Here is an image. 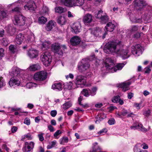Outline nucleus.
Here are the masks:
<instances>
[{"label":"nucleus","mask_w":152,"mask_h":152,"mask_svg":"<svg viewBox=\"0 0 152 152\" xmlns=\"http://www.w3.org/2000/svg\"><path fill=\"white\" fill-rule=\"evenodd\" d=\"M142 16V18H137V15H134L132 13H129L128 14L130 20L134 23H139L144 22L146 23L150 22V19L152 16V11H146L143 12Z\"/></svg>","instance_id":"obj_1"},{"label":"nucleus","mask_w":152,"mask_h":152,"mask_svg":"<svg viewBox=\"0 0 152 152\" xmlns=\"http://www.w3.org/2000/svg\"><path fill=\"white\" fill-rule=\"evenodd\" d=\"M105 67L109 72L114 73L121 70L125 65L123 63H119L114 66V60L111 58H107L104 62Z\"/></svg>","instance_id":"obj_2"},{"label":"nucleus","mask_w":152,"mask_h":152,"mask_svg":"<svg viewBox=\"0 0 152 152\" xmlns=\"http://www.w3.org/2000/svg\"><path fill=\"white\" fill-rule=\"evenodd\" d=\"M24 2H27V4L24 6V8L26 10H29L31 12H32L36 8V6L33 0H19L10 4L9 6H11L12 5H14L18 7L20 4Z\"/></svg>","instance_id":"obj_3"},{"label":"nucleus","mask_w":152,"mask_h":152,"mask_svg":"<svg viewBox=\"0 0 152 152\" xmlns=\"http://www.w3.org/2000/svg\"><path fill=\"white\" fill-rule=\"evenodd\" d=\"M121 42L118 43L116 42H108L106 44L104 48V52L107 53H115L117 54V51L118 50V47H120Z\"/></svg>","instance_id":"obj_4"},{"label":"nucleus","mask_w":152,"mask_h":152,"mask_svg":"<svg viewBox=\"0 0 152 152\" xmlns=\"http://www.w3.org/2000/svg\"><path fill=\"white\" fill-rule=\"evenodd\" d=\"M61 5L71 7L76 6H81L84 3V0H58Z\"/></svg>","instance_id":"obj_5"},{"label":"nucleus","mask_w":152,"mask_h":152,"mask_svg":"<svg viewBox=\"0 0 152 152\" xmlns=\"http://www.w3.org/2000/svg\"><path fill=\"white\" fill-rule=\"evenodd\" d=\"M94 55H93L89 58L83 59L81 62V64L79 65L78 66L79 71L82 72L88 69L90 66V61L92 60H94Z\"/></svg>","instance_id":"obj_6"},{"label":"nucleus","mask_w":152,"mask_h":152,"mask_svg":"<svg viewBox=\"0 0 152 152\" xmlns=\"http://www.w3.org/2000/svg\"><path fill=\"white\" fill-rule=\"evenodd\" d=\"M52 57L50 53L46 51L43 53L40 56V60L45 66H48L52 61Z\"/></svg>","instance_id":"obj_7"},{"label":"nucleus","mask_w":152,"mask_h":152,"mask_svg":"<svg viewBox=\"0 0 152 152\" xmlns=\"http://www.w3.org/2000/svg\"><path fill=\"white\" fill-rule=\"evenodd\" d=\"M26 20L27 18L21 15H16L14 17L13 23L15 25L18 26H23L25 23H27Z\"/></svg>","instance_id":"obj_8"},{"label":"nucleus","mask_w":152,"mask_h":152,"mask_svg":"<svg viewBox=\"0 0 152 152\" xmlns=\"http://www.w3.org/2000/svg\"><path fill=\"white\" fill-rule=\"evenodd\" d=\"M86 77L81 75L77 76L75 82L77 87H83L86 83Z\"/></svg>","instance_id":"obj_9"},{"label":"nucleus","mask_w":152,"mask_h":152,"mask_svg":"<svg viewBox=\"0 0 152 152\" xmlns=\"http://www.w3.org/2000/svg\"><path fill=\"white\" fill-rule=\"evenodd\" d=\"M95 16L96 18L99 19L100 22L103 23H105L109 20V17L107 14L103 12L101 10L99 11L98 13L95 15Z\"/></svg>","instance_id":"obj_10"},{"label":"nucleus","mask_w":152,"mask_h":152,"mask_svg":"<svg viewBox=\"0 0 152 152\" xmlns=\"http://www.w3.org/2000/svg\"><path fill=\"white\" fill-rule=\"evenodd\" d=\"M117 54L119 55L123 59H127L130 56L129 48L122 49L120 48L117 51Z\"/></svg>","instance_id":"obj_11"},{"label":"nucleus","mask_w":152,"mask_h":152,"mask_svg":"<svg viewBox=\"0 0 152 152\" xmlns=\"http://www.w3.org/2000/svg\"><path fill=\"white\" fill-rule=\"evenodd\" d=\"M47 73L44 71H41L35 73L34 76V79L36 80L42 81L47 78Z\"/></svg>","instance_id":"obj_12"},{"label":"nucleus","mask_w":152,"mask_h":152,"mask_svg":"<svg viewBox=\"0 0 152 152\" xmlns=\"http://www.w3.org/2000/svg\"><path fill=\"white\" fill-rule=\"evenodd\" d=\"M132 53L136 56L141 54L142 53V48L139 45H133L132 46Z\"/></svg>","instance_id":"obj_13"},{"label":"nucleus","mask_w":152,"mask_h":152,"mask_svg":"<svg viewBox=\"0 0 152 152\" xmlns=\"http://www.w3.org/2000/svg\"><path fill=\"white\" fill-rule=\"evenodd\" d=\"M91 33L95 36L97 37H102L103 39L105 38V36L107 34V33L105 32L103 35V32L101 28L99 27L94 28L91 31Z\"/></svg>","instance_id":"obj_14"},{"label":"nucleus","mask_w":152,"mask_h":152,"mask_svg":"<svg viewBox=\"0 0 152 152\" xmlns=\"http://www.w3.org/2000/svg\"><path fill=\"white\" fill-rule=\"evenodd\" d=\"M34 143L33 142H25L24 143L23 151V152H31L34 146Z\"/></svg>","instance_id":"obj_15"},{"label":"nucleus","mask_w":152,"mask_h":152,"mask_svg":"<svg viewBox=\"0 0 152 152\" xmlns=\"http://www.w3.org/2000/svg\"><path fill=\"white\" fill-rule=\"evenodd\" d=\"M9 84L10 87L15 88L20 85V82L18 77H13L10 79Z\"/></svg>","instance_id":"obj_16"},{"label":"nucleus","mask_w":152,"mask_h":152,"mask_svg":"<svg viewBox=\"0 0 152 152\" xmlns=\"http://www.w3.org/2000/svg\"><path fill=\"white\" fill-rule=\"evenodd\" d=\"M40 42V47L42 50L48 49L51 46V43L48 40H41Z\"/></svg>","instance_id":"obj_17"},{"label":"nucleus","mask_w":152,"mask_h":152,"mask_svg":"<svg viewBox=\"0 0 152 152\" xmlns=\"http://www.w3.org/2000/svg\"><path fill=\"white\" fill-rule=\"evenodd\" d=\"M133 4L135 7L139 8H141L147 5V3L144 0H134Z\"/></svg>","instance_id":"obj_18"},{"label":"nucleus","mask_w":152,"mask_h":152,"mask_svg":"<svg viewBox=\"0 0 152 152\" xmlns=\"http://www.w3.org/2000/svg\"><path fill=\"white\" fill-rule=\"evenodd\" d=\"M51 46L52 50L55 53H56L60 56H62L63 54V52L61 50L59 52L61 46L58 43H55L52 45Z\"/></svg>","instance_id":"obj_19"},{"label":"nucleus","mask_w":152,"mask_h":152,"mask_svg":"<svg viewBox=\"0 0 152 152\" xmlns=\"http://www.w3.org/2000/svg\"><path fill=\"white\" fill-rule=\"evenodd\" d=\"M93 16L92 15L89 13H87L86 14L83 18V21L84 24L86 25H88L92 21Z\"/></svg>","instance_id":"obj_20"},{"label":"nucleus","mask_w":152,"mask_h":152,"mask_svg":"<svg viewBox=\"0 0 152 152\" xmlns=\"http://www.w3.org/2000/svg\"><path fill=\"white\" fill-rule=\"evenodd\" d=\"M38 54L37 50L33 48L30 49L27 53L28 56L31 58H36L38 55Z\"/></svg>","instance_id":"obj_21"},{"label":"nucleus","mask_w":152,"mask_h":152,"mask_svg":"<svg viewBox=\"0 0 152 152\" xmlns=\"http://www.w3.org/2000/svg\"><path fill=\"white\" fill-rule=\"evenodd\" d=\"M131 83L130 82H124L120 84L118 86L123 91L125 92L129 89V86Z\"/></svg>","instance_id":"obj_22"},{"label":"nucleus","mask_w":152,"mask_h":152,"mask_svg":"<svg viewBox=\"0 0 152 152\" xmlns=\"http://www.w3.org/2000/svg\"><path fill=\"white\" fill-rule=\"evenodd\" d=\"M10 73L13 74V75H12V76H13V77H19L20 75V69L16 66L12 67V70Z\"/></svg>","instance_id":"obj_23"},{"label":"nucleus","mask_w":152,"mask_h":152,"mask_svg":"<svg viewBox=\"0 0 152 152\" xmlns=\"http://www.w3.org/2000/svg\"><path fill=\"white\" fill-rule=\"evenodd\" d=\"M81 28V24L78 22L74 23L72 27L74 32L76 34H77L80 32Z\"/></svg>","instance_id":"obj_24"},{"label":"nucleus","mask_w":152,"mask_h":152,"mask_svg":"<svg viewBox=\"0 0 152 152\" xmlns=\"http://www.w3.org/2000/svg\"><path fill=\"white\" fill-rule=\"evenodd\" d=\"M81 41L80 38L77 36L73 37L70 39V41L71 44L74 46H75L79 44Z\"/></svg>","instance_id":"obj_25"},{"label":"nucleus","mask_w":152,"mask_h":152,"mask_svg":"<svg viewBox=\"0 0 152 152\" xmlns=\"http://www.w3.org/2000/svg\"><path fill=\"white\" fill-rule=\"evenodd\" d=\"M66 22V20L65 17L62 15L58 16L57 18V22L58 24L62 26L65 24Z\"/></svg>","instance_id":"obj_26"},{"label":"nucleus","mask_w":152,"mask_h":152,"mask_svg":"<svg viewBox=\"0 0 152 152\" xmlns=\"http://www.w3.org/2000/svg\"><path fill=\"white\" fill-rule=\"evenodd\" d=\"M115 25L112 22H109L105 27L107 31H113L114 29Z\"/></svg>","instance_id":"obj_27"},{"label":"nucleus","mask_w":152,"mask_h":152,"mask_svg":"<svg viewBox=\"0 0 152 152\" xmlns=\"http://www.w3.org/2000/svg\"><path fill=\"white\" fill-rule=\"evenodd\" d=\"M62 84L59 82H57L54 83L52 86V88L56 91H59L62 90Z\"/></svg>","instance_id":"obj_28"},{"label":"nucleus","mask_w":152,"mask_h":152,"mask_svg":"<svg viewBox=\"0 0 152 152\" xmlns=\"http://www.w3.org/2000/svg\"><path fill=\"white\" fill-rule=\"evenodd\" d=\"M112 101L114 103H119L120 104H124L123 100L121 99L120 97L119 96H114L112 99Z\"/></svg>","instance_id":"obj_29"},{"label":"nucleus","mask_w":152,"mask_h":152,"mask_svg":"<svg viewBox=\"0 0 152 152\" xmlns=\"http://www.w3.org/2000/svg\"><path fill=\"white\" fill-rule=\"evenodd\" d=\"M24 36L23 34H19L18 35L15 39V42L16 43L19 45L21 44L23 39Z\"/></svg>","instance_id":"obj_30"},{"label":"nucleus","mask_w":152,"mask_h":152,"mask_svg":"<svg viewBox=\"0 0 152 152\" xmlns=\"http://www.w3.org/2000/svg\"><path fill=\"white\" fill-rule=\"evenodd\" d=\"M55 22L52 20L49 21L47 24L46 30L48 31L51 30L55 26Z\"/></svg>","instance_id":"obj_31"},{"label":"nucleus","mask_w":152,"mask_h":152,"mask_svg":"<svg viewBox=\"0 0 152 152\" xmlns=\"http://www.w3.org/2000/svg\"><path fill=\"white\" fill-rule=\"evenodd\" d=\"M106 117L105 115L103 113L99 114L96 117L95 123L96 124L99 123L100 122Z\"/></svg>","instance_id":"obj_32"},{"label":"nucleus","mask_w":152,"mask_h":152,"mask_svg":"<svg viewBox=\"0 0 152 152\" xmlns=\"http://www.w3.org/2000/svg\"><path fill=\"white\" fill-rule=\"evenodd\" d=\"M49 11V10L48 7L46 6H43L40 13L41 15H48Z\"/></svg>","instance_id":"obj_33"},{"label":"nucleus","mask_w":152,"mask_h":152,"mask_svg":"<svg viewBox=\"0 0 152 152\" xmlns=\"http://www.w3.org/2000/svg\"><path fill=\"white\" fill-rule=\"evenodd\" d=\"M16 31V29L14 27L10 26H8L7 29V31L8 34H9L10 36H12L15 34Z\"/></svg>","instance_id":"obj_34"},{"label":"nucleus","mask_w":152,"mask_h":152,"mask_svg":"<svg viewBox=\"0 0 152 152\" xmlns=\"http://www.w3.org/2000/svg\"><path fill=\"white\" fill-rule=\"evenodd\" d=\"M66 11L65 9L60 6H57L55 8V12L60 14L64 13Z\"/></svg>","instance_id":"obj_35"},{"label":"nucleus","mask_w":152,"mask_h":152,"mask_svg":"<svg viewBox=\"0 0 152 152\" xmlns=\"http://www.w3.org/2000/svg\"><path fill=\"white\" fill-rule=\"evenodd\" d=\"M129 113V112L127 110H124L120 113H118L116 114L117 117L120 118H122L123 116H126L127 115V114Z\"/></svg>","instance_id":"obj_36"},{"label":"nucleus","mask_w":152,"mask_h":152,"mask_svg":"<svg viewBox=\"0 0 152 152\" xmlns=\"http://www.w3.org/2000/svg\"><path fill=\"white\" fill-rule=\"evenodd\" d=\"M81 106L79 107H76L74 110L78 112H82L84 111L83 108L86 109L89 107V105H81Z\"/></svg>","instance_id":"obj_37"},{"label":"nucleus","mask_w":152,"mask_h":152,"mask_svg":"<svg viewBox=\"0 0 152 152\" xmlns=\"http://www.w3.org/2000/svg\"><path fill=\"white\" fill-rule=\"evenodd\" d=\"M47 20V19L43 16L39 17L38 19V22L39 24H44Z\"/></svg>","instance_id":"obj_38"},{"label":"nucleus","mask_w":152,"mask_h":152,"mask_svg":"<svg viewBox=\"0 0 152 152\" xmlns=\"http://www.w3.org/2000/svg\"><path fill=\"white\" fill-rule=\"evenodd\" d=\"M141 145L140 143L136 145L134 148V152H142V150L141 149Z\"/></svg>","instance_id":"obj_39"},{"label":"nucleus","mask_w":152,"mask_h":152,"mask_svg":"<svg viewBox=\"0 0 152 152\" xmlns=\"http://www.w3.org/2000/svg\"><path fill=\"white\" fill-rule=\"evenodd\" d=\"M39 68L38 65L32 64L28 68L29 69L30 71H34L37 70Z\"/></svg>","instance_id":"obj_40"},{"label":"nucleus","mask_w":152,"mask_h":152,"mask_svg":"<svg viewBox=\"0 0 152 152\" xmlns=\"http://www.w3.org/2000/svg\"><path fill=\"white\" fill-rule=\"evenodd\" d=\"M137 126L138 127V130L143 132H145L147 131V129L145 128L143 125L140 124L138 123L137 124Z\"/></svg>","instance_id":"obj_41"},{"label":"nucleus","mask_w":152,"mask_h":152,"mask_svg":"<svg viewBox=\"0 0 152 152\" xmlns=\"http://www.w3.org/2000/svg\"><path fill=\"white\" fill-rule=\"evenodd\" d=\"M37 84L34 83L29 82L26 85V87L28 88H30L33 87H36Z\"/></svg>","instance_id":"obj_42"},{"label":"nucleus","mask_w":152,"mask_h":152,"mask_svg":"<svg viewBox=\"0 0 152 152\" xmlns=\"http://www.w3.org/2000/svg\"><path fill=\"white\" fill-rule=\"evenodd\" d=\"M68 141V138L66 137H63L60 140V144L62 145H64L65 143H67Z\"/></svg>","instance_id":"obj_43"},{"label":"nucleus","mask_w":152,"mask_h":152,"mask_svg":"<svg viewBox=\"0 0 152 152\" xmlns=\"http://www.w3.org/2000/svg\"><path fill=\"white\" fill-rule=\"evenodd\" d=\"M89 89H84L81 91V93L86 97H88L89 96Z\"/></svg>","instance_id":"obj_44"},{"label":"nucleus","mask_w":152,"mask_h":152,"mask_svg":"<svg viewBox=\"0 0 152 152\" xmlns=\"http://www.w3.org/2000/svg\"><path fill=\"white\" fill-rule=\"evenodd\" d=\"M56 143V141H53L49 143V144L48 145L47 147L48 149H50L55 146Z\"/></svg>","instance_id":"obj_45"},{"label":"nucleus","mask_w":152,"mask_h":152,"mask_svg":"<svg viewBox=\"0 0 152 152\" xmlns=\"http://www.w3.org/2000/svg\"><path fill=\"white\" fill-rule=\"evenodd\" d=\"M97 90V88L96 87L93 88L91 90L89 89V91H90V94L92 96H94L96 94Z\"/></svg>","instance_id":"obj_46"},{"label":"nucleus","mask_w":152,"mask_h":152,"mask_svg":"<svg viewBox=\"0 0 152 152\" xmlns=\"http://www.w3.org/2000/svg\"><path fill=\"white\" fill-rule=\"evenodd\" d=\"M101 151L100 148L97 145L94 146L93 148L92 151L90 152H101Z\"/></svg>","instance_id":"obj_47"},{"label":"nucleus","mask_w":152,"mask_h":152,"mask_svg":"<svg viewBox=\"0 0 152 152\" xmlns=\"http://www.w3.org/2000/svg\"><path fill=\"white\" fill-rule=\"evenodd\" d=\"M9 49L10 52L13 53L17 51L15 46L13 45H11L9 46Z\"/></svg>","instance_id":"obj_48"},{"label":"nucleus","mask_w":152,"mask_h":152,"mask_svg":"<svg viewBox=\"0 0 152 152\" xmlns=\"http://www.w3.org/2000/svg\"><path fill=\"white\" fill-rule=\"evenodd\" d=\"M25 138H27L28 140H31L32 139L31 135L30 134H27L26 135H24L22 137L21 140H24Z\"/></svg>","instance_id":"obj_49"},{"label":"nucleus","mask_w":152,"mask_h":152,"mask_svg":"<svg viewBox=\"0 0 152 152\" xmlns=\"http://www.w3.org/2000/svg\"><path fill=\"white\" fill-rule=\"evenodd\" d=\"M139 29V26H134L132 27L130 31L132 32H134L137 31Z\"/></svg>","instance_id":"obj_50"},{"label":"nucleus","mask_w":152,"mask_h":152,"mask_svg":"<svg viewBox=\"0 0 152 152\" xmlns=\"http://www.w3.org/2000/svg\"><path fill=\"white\" fill-rule=\"evenodd\" d=\"M72 83L71 82H69L68 83H66L65 85V88L69 90H70L72 88Z\"/></svg>","instance_id":"obj_51"},{"label":"nucleus","mask_w":152,"mask_h":152,"mask_svg":"<svg viewBox=\"0 0 152 152\" xmlns=\"http://www.w3.org/2000/svg\"><path fill=\"white\" fill-rule=\"evenodd\" d=\"M6 84L3 78L0 77V88L5 86Z\"/></svg>","instance_id":"obj_52"},{"label":"nucleus","mask_w":152,"mask_h":152,"mask_svg":"<svg viewBox=\"0 0 152 152\" xmlns=\"http://www.w3.org/2000/svg\"><path fill=\"white\" fill-rule=\"evenodd\" d=\"M150 110H145L144 111L143 114L145 116L148 117L150 115Z\"/></svg>","instance_id":"obj_53"},{"label":"nucleus","mask_w":152,"mask_h":152,"mask_svg":"<svg viewBox=\"0 0 152 152\" xmlns=\"http://www.w3.org/2000/svg\"><path fill=\"white\" fill-rule=\"evenodd\" d=\"M61 132L60 130H58L55 133L54 136L56 138L58 139V137H57V136L60 134H61Z\"/></svg>","instance_id":"obj_54"},{"label":"nucleus","mask_w":152,"mask_h":152,"mask_svg":"<svg viewBox=\"0 0 152 152\" xmlns=\"http://www.w3.org/2000/svg\"><path fill=\"white\" fill-rule=\"evenodd\" d=\"M0 13L1 16H2L3 18L6 17L8 15L7 13L4 11H1Z\"/></svg>","instance_id":"obj_55"},{"label":"nucleus","mask_w":152,"mask_h":152,"mask_svg":"<svg viewBox=\"0 0 152 152\" xmlns=\"http://www.w3.org/2000/svg\"><path fill=\"white\" fill-rule=\"evenodd\" d=\"M107 131V129L106 128H104L98 132L99 134H100L103 133H106Z\"/></svg>","instance_id":"obj_56"},{"label":"nucleus","mask_w":152,"mask_h":152,"mask_svg":"<svg viewBox=\"0 0 152 152\" xmlns=\"http://www.w3.org/2000/svg\"><path fill=\"white\" fill-rule=\"evenodd\" d=\"M24 123L27 125H29L30 124V119L28 118H25L24 120Z\"/></svg>","instance_id":"obj_57"},{"label":"nucleus","mask_w":152,"mask_h":152,"mask_svg":"<svg viewBox=\"0 0 152 152\" xmlns=\"http://www.w3.org/2000/svg\"><path fill=\"white\" fill-rule=\"evenodd\" d=\"M108 124L110 125L114 124L115 123L114 119L112 118L109 120L108 121Z\"/></svg>","instance_id":"obj_58"},{"label":"nucleus","mask_w":152,"mask_h":152,"mask_svg":"<svg viewBox=\"0 0 152 152\" xmlns=\"http://www.w3.org/2000/svg\"><path fill=\"white\" fill-rule=\"evenodd\" d=\"M44 134L43 133H41L38 135V137H39V138L40 141H42L44 140V138L43 137V135Z\"/></svg>","instance_id":"obj_59"},{"label":"nucleus","mask_w":152,"mask_h":152,"mask_svg":"<svg viewBox=\"0 0 152 152\" xmlns=\"http://www.w3.org/2000/svg\"><path fill=\"white\" fill-rule=\"evenodd\" d=\"M3 45L5 46H7L8 44L7 40L6 39H3L2 41Z\"/></svg>","instance_id":"obj_60"},{"label":"nucleus","mask_w":152,"mask_h":152,"mask_svg":"<svg viewBox=\"0 0 152 152\" xmlns=\"http://www.w3.org/2000/svg\"><path fill=\"white\" fill-rule=\"evenodd\" d=\"M57 112L56 110H52L50 112V115L53 117H55L57 115Z\"/></svg>","instance_id":"obj_61"},{"label":"nucleus","mask_w":152,"mask_h":152,"mask_svg":"<svg viewBox=\"0 0 152 152\" xmlns=\"http://www.w3.org/2000/svg\"><path fill=\"white\" fill-rule=\"evenodd\" d=\"M20 9L18 7H16L14 9L12 10V11L13 12H16L18 13L20 12Z\"/></svg>","instance_id":"obj_62"},{"label":"nucleus","mask_w":152,"mask_h":152,"mask_svg":"<svg viewBox=\"0 0 152 152\" xmlns=\"http://www.w3.org/2000/svg\"><path fill=\"white\" fill-rule=\"evenodd\" d=\"M133 0H123L124 4L126 5H128L131 3Z\"/></svg>","instance_id":"obj_63"},{"label":"nucleus","mask_w":152,"mask_h":152,"mask_svg":"<svg viewBox=\"0 0 152 152\" xmlns=\"http://www.w3.org/2000/svg\"><path fill=\"white\" fill-rule=\"evenodd\" d=\"M2 149H5L7 152H8L9 149L7 147V146L5 144H3L2 146Z\"/></svg>","instance_id":"obj_64"}]
</instances>
